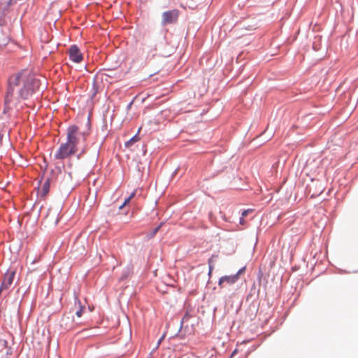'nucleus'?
<instances>
[{
    "label": "nucleus",
    "instance_id": "f257e3e1",
    "mask_svg": "<svg viewBox=\"0 0 358 358\" xmlns=\"http://www.w3.org/2000/svg\"><path fill=\"white\" fill-rule=\"evenodd\" d=\"M39 80L28 71L12 76L9 79V87L5 99L8 108L15 106L19 99H27L38 89Z\"/></svg>",
    "mask_w": 358,
    "mask_h": 358
},
{
    "label": "nucleus",
    "instance_id": "f03ea898",
    "mask_svg": "<svg viewBox=\"0 0 358 358\" xmlns=\"http://www.w3.org/2000/svg\"><path fill=\"white\" fill-rule=\"evenodd\" d=\"M89 134V131H82L76 125H71L66 129L67 141L76 148H78L80 143L86 141Z\"/></svg>",
    "mask_w": 358,
    "mask_h": 358
},
{
    "label": "nucleus",
    "instance_id": "7ed1b4c3",
    "mask_svg": "<svg viewBox=\"0 0 358 358\" xmlns=\"http://www.w3.org/2000/svg\"><path fill=\"white\" fill-rule=\"evenodd\" d=\"M78 148L69 143L68 141L62 143L55 153L54 159L57 160H64L69 159L71 156L76 155Z\"/></svg>",
    "mask_w": 358,
    "mask_h": 358
},
{
    "label": "nucleus",
    "instance_id": "20e7f679",
    "mask_svg": "<svg viewBox=\"0 0 358 358\" xmlns=\"http://www.w3.org/2000/svg\"><path fill=\"white\" fill-rule=\"evenodd\" d=\"M180 12L178 9H173L164 12L162 15V24L166 25L177 22Z\"/></svg>",
    "mask_w": 358,
    "mask_h": 358
},
{
    "label": "nucleus",
    "instance_id": "39448f33",
    "mask_svg": "<svg viewBox=\"0 0 358 358\" xmlns=\"http://www.w3.org/2000/svg\"><path fill=\"white\" fill-rule=\"evenodd\" d=\"M244 271L245 268H242L234 275H225L220 278L219 280V285L221 287H224L227 285H233L238 280L240 274L243 273Z\"/></svg>",
    "mask_w": 358,
    "mask_h": 358
},
{
    "label": "nucleus",
    "instance_id": "423d86ee",
    "mask_svg": "<svg viewBox=\"0 0 358 358\" xmlns=\"http://www.w3.org/2000/svg\"><path fill=\"white\" fill-rule=\"evenodd\" d=\"M70 59L75 63H80L83 57L77 45H71L69 50Z\"/></svg>",
    "mask_w": 358,
    "mask_h": 358
},
{
    "label": "nucleus",
    "instance_id": "0eeeda50",
    "mask_svg": "<svg viewBox=\"0 0 358 358\" xmlns=\"http://www.w3.org/2000/svg\"><path fill=\"white\" fill-rule=\"evenodd\" d=\"M15 272L14 271H8L6 273L3 280L1 285V289H8L12 285Z\"/></svg>",
    "mask_w": 358,
    "mask_h": 358
},
{
    "label": "nucleus",
    "instance_id": "6e6552de",
    "mask_svg": "<svg viewBox=\"0 0 358 358\" xmlns=\"http://www.w3.org/2000/svg\"><path fill=\"white\" fill-rule=\"evenodd\" d=\"M253 213H254V209H252V208L243 210L242 214H241V217L240 218V224H245V222H248V220H245V217L248 215L253 214Z\"/></svg>",
    "mask_w": 358,
    "mask_h": 358
},
{
    "label": "nucleus",
    "instance_id": "1a4fd4ad",
    "mask_svg": "<svg viewBox=\"0 0 358 358\" xmlns=\"http://www.w3.org/2000/svg\"><path fill=\"white\" fill-rule=\"evenodd\" d=\"M136 194V191H134L129 197H127L124 201L123 202V203L119 206V209L120 210H122L124 208H125L128 203L131 201V200L134 197Z\"/></svg>",
    "mask_w": 358,
    "mask_h": 358
},
{
    "label": "nucleus",
    "instance_id": "9d476101",
    "mask_svg": "<svg viewBox=\"0 0 358 358\" xmlns=\"http://www.w3.org/2000/svg\"><path fill=\"white\" fill-rule=\"evenodd\" d=\"M140 141V137L138 136V134H136L134 136L131 138H130L128 141L125 143V146L127 148L131 147L134 143L138 142Z\"/></svg>",
    "mask_w": 358,
    "mask_h": 358
},
{
    "label": "nucleus",
    "instance_id": "9b49d317",
    "mask_svg": "<svg viewBox=\"0 0 358 358\" xmlns=\"http://www.w3.org/2000/svg\"><path fill=\"white\" fill-rule=\"evenodd\" d=\"M181 6H183V5H181ZM197 6V3L194 0H187L185 3V8L188 7L189 8L194 9Z\"/></svg>",
    "mask_w": 358,
    "mask_h": 358
},
{
    "label": "nucleus",
    "instance_id": "f8f14e48",
    "mask_svg": "<svg viewBox=\"0 0 358 358\" xmlns=\"http://www.w3.org/2000/svg\"><path fill=\"white\" fill-rule=\"evenodd\" d=\"M49 188H50V182H49V180H46L44 182L43 187H42L43 194H48V192H49Z\"/></svg>",
    "mask_w": 358,
    "mask_h": 358
},
{
    "label": "nucleus",
    "instance_id": "ddd939ff",
    "mask_svg": "<svg viewBox=\"0 0 358 358\" xmlns=\"http://www.w3.org/2000/svg\"><path fill=\"white\" fill-rule=\"evenodd\" d=\"M78 303L79 309L76 312V315L78 317H80L82 316L83 311L85 309V307L81 306V303L80 301H78Z\"/></svg>",
    "mask_w": 358,
    "mask_h": 358
},
{
    "label": "nucleus",
    "instance_id": "4468645a",
    "mask_svg": "<svg viewBox=\"0 0 358 358\" xmlns=\"http://www.w3.org/2000/svg\"><path fill=\"white\" fill-rule=\"evenodd\" d=\"M160 228V225H159L158 227H155L152 231V234H151V237L153 236L159 229Z\"/></svg>",
    "mask_w": 358,
    "mask_h": 358
},
{
    "label": "nucleus",
    "instance_id": "2eb2a0df",
    "mask_svg": "<svg viewBox=\"0 0 358 358\" xmlns=\"http://www.w3.org/2000/svg\"><path fill=\"white\" fill-rule=\"evenodd\" d=\"M6 44V40H1L0 39V46Z\"/></svg>",
    "mask_w": 358,
    "mask_h": 358
},
{
    "label": "nucleus",
    "instance_id": "dca6fc26",
    "mask_svg": "<svg viewBox=\"0 0 358 358\" xmlns=\"http://www.w3.org/2000/svg\"><path fill=\"white\" fill-rule=\"evenodd\" d=\"M236 352H237V350L236 349V350H234V352H232L231 356H234L235 354H236Z\"/></svg>",
    "mask_w": 358,
    "mask_h": 358
},
{
    "label": "nucleus",
    "instance_id": "f3484780",
    "mask_svg": "<svg viewBox=\"0 0 358 358\" xmlns=\"http://www.w3.org/2000/svg\"><path fill=\"white\" fill-rule=\"evenodd\" d=\"M211 272H212V266H210L209 274H210V273H211Z\"/></svg>",
    "mask_w": 358,
    "mask_h": 358
},
{
    "label": "nucleus",
    "instance_id": "a211bd4d",
    "mask_svg": "<svg viewBox=\"0 0 358 358\" xmlns=\"http://www.w3.org/2000/svg\"><path fill=\"white\" fill-rule=\"evenodd\" d=\"M56 223L59 222V220L57 218H56L55 221Z\"/></svg>",
    "mask_w": 358,
    "mask_h": 358
}]
</instances>
